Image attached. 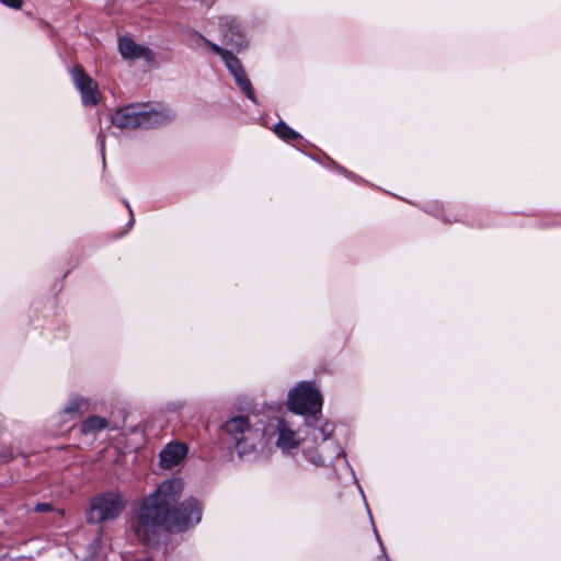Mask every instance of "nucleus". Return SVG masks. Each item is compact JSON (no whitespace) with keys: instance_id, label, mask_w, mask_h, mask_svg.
<instances>
[{"instance_id":"6","label":"nucleus","mask_w":561,"mask_h":561,"mask_svg":"<svg viewBox=\"0 0 561 561\" xmlns=\"http://www.w3.org/2000/svg\"><path fill=\"white\" fill-rule=\"evenodd\" d=\"M332 434V426L330 424H324L320 427H312L311 435L313 437L314 443L321 442L319 446V451H311L309 449H304L307 458L316 466H324L328 459L332 457H337L342 454L341 447L333 443L328 442L330 435Z\"/></svg>"},{"instance_id":"10","label":"nucleus","mask_w":561,"mask_h":561,"mask_svg":"<svg viewBox=\"0 0 561 561\" xmlns=\"http://www.w3.org/2000/svg\"><path fill=\"white\" fill-rule=\"evenodd\" d=\"M277 433L276 446L283 453L290 454L294 449H297L301 443L306 442V439H300L298 433H296L285 420L277 421Z\"/></svg>"},{"instance_id":"12","label":"nucleus","mask_w":561,"mask_h":561,"mask_svg":"<svg viewBox=\"0 0 561 561\" xmlns=\"http://www.w3.org/2000/svg\"><path fill=\"white\" fill-rule=\"evenodd\" d=\"M224 26L227 28L224 33V41L227 45L238 49L245 46V41L240 33L239 26L232 20L226 19Z\"/></svg>"},{"instance_id":"17","label":"nucleus","mask_w":561,"mask_h":561,"mask_svg":"<svg viewBox=\"0 0 561 561\" xmlns=\"http://www.w3.org/2000/svg\"><path fill=\"white\" fill-rule=\"evenodd\" d=\"M51 510V505L48 503H39L35 506V511L38 513L48 512Z\"/></svg>"},{"instance_id":"11","label":"nucleus","mask_w":561,"mask_h":561,"mask_svg":"<svg viewBox=\"0 0 561 561\" xmlns=\"http://www.w3.org/2000/svg\"><path fill=\"white\" fill-rule=\"evenodd\" d=\"M187 447L182 443H170L160 453V465L163 469H172L183 461Z\"/></svg>"},{"instance_id":"13","label":"nucleus","mask_w":561,"mask_h":561,"mask_svg":"<svg viewBox=\"0 0 561 561\" xmlns=\"http://www.w3.org/2000/svg\"><path fill=\"white\" fill-rule=\"evenodd\" d=\"M89 409V402L82 398H73L69 401V403L64 408L62 413L66 415H70L71 417L81 415Z\"/></svg>"},{"instance_id":"16","label":"nucleus","mask_w":561,"mask_h":561,"mask_svg":"<svg viewBox=\"0 0 561 561\" xmlns=\"http://www.w3.org/2000/svg\"><path fill=\"white\" fill-rule=\"evenodd\" d=\"M2 3L7 7L19 9L22 5V0H2Z\"/></svg>"},{"instance_id":"2","label":"nucleus","mask_w":561,"mask_h":561,"mask_svg":"<svg viewBox=\"0 0 561 561\" xmlns=\"http://www.w3.org/2000/svg\"><path fill=\"white\" fill-rule=\"evenodd\" d=\"M174 118V113L157 103H133L115 111L112 124L122 129L152 128L164 125Z\"/></svg>"},{"instance_id":"4","label":"nucleus","mask_w":561,"mask_h":561,"mask_svg":"<svg viewBox=\"0 0 561 561\" xmlns=\"http://www.w3.org/2000/svg\"><path fill=\"white\" fill-rule=\"evenodd\" d=\"M126 507L123 495L115 492H105L91 500L87 519L92 524L105 523L117 518Z\"/></svg>"},{"instance_id":"9","label":"nucleus","mask_w":561,"mask_h":561,"mask_svg":"<svg viewBox=\"0 0 561 561\" xmlns=\"http://www.w3.org/2000/svg\"><path fill=\"white\" fill-rule=\"evenodd\" d=\"M118 50L124 59L142 58L148 62L154 60V54L150 48L135 43L134 39L127 36L118 39Z\"/></svg>"},{"instance_id":"15","label":"nucleus","mask_w":561,"mask_h":561,"mask_svg":"<svg viewBox=\"0 0 561 561\" xmlns=\"http://www.w3.org/2000/svg\"><path fill=\"white\" fill-rule=\"evenodd\" d=\"M274 131L279 138L287 141L295 140L300 137L297 131H295L284 122H278L274 127Z\"/></svg>"},{"instance_id":"7","label":"nucleus","mask_w":561,"mask_h":561,"mask_svg":"<svg viewBox=\"0 0 561 561\" xmlns=\"http://www.w3.org/2000/svg\"><path fill=\"white\" fill-rule=\"evenodd\" d=\"M205 42L216 54H218L222 58L226 67L233 76L236 82L245 93L248 99L255 103L256 99L253 87L243 70L241 61L231 51L224 49L217 44H214L207 39H205Z\"/></svg>"},{"instance_id":"1","label":"nucleus","mask_w":561,"mask_h":561,"mask_svg":"<svg viewBox=\"0 0 561 561\" xmlns=\"http://www.w3.org/2000/svg\"><path fill=\"white\" fill-rule=\"evenodd\" d=\"M181 493V481L168 480L142 499L130 518V528L138 540L152 545L162 533L182 531L199 523L198 502L190 499L178 505Z\"/></svg>"},{"instance_id":"3","label":"nucleus","mask_w":561,"mask_h":561,"mask_svg":"<svg viewBox=\"0 0 561 561\" xmlns=\"http://www.w3.org/2000/svg\"><path fill=\"white\" fill-rule=\"evenodd\" d=\"M224 430L234 442L239 455L253 451L263 438V431L251 423L249 416L237 415L224 424Z\"/></svg>"},{"instance_id":"5","label":"nucleus","mask_w":561,"mask_h":561,"mask_svg":"<svg viewBox=\"0 0 561 561\" xmlns=\"http://www.w3.org/2000/svg\"><path fill=\"white\" fill-rule=\"evenodd\" d=\"M321 408L322 396L311 382L302 381L288 393V409L296 414H316Z\"/></svg>"},{"instance_id":"14","label":"nucleus","mask_w":561,"mask_h":561,"mask_svg":"<svg viewBox=\"0 0 561 561\" xmlns=\"http://www.w3.org/2000/svg\"><path fill=\"white\" fill-rule=\"evenodd\" d=\"M108 425V421L100 416H91L87 419L81 426L84 434L96 433L104 430Z\"/></svg>"},{"instance_id":"8","label":"nucleus","mask_w":561,"mask_h":561,"mask_svg":"<svg viewBox=\"0 0 561 561\" xmlns=\"http://www.w3.org/2000/svg\"><path fill=\"white\" fill-rule=\"evenodd\" d=\"M75 85L80 92L84 105H96L101 99V93L95 80H93L81 66H75L70 70Z\"/></svg>"}]
</instances>
